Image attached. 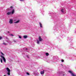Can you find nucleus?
<instances>
[{"instance_id": "obj_18", "label": "nucleus", "mask_w": 76, "mask_h": 76, "mask_svg": "<svg viewBox=\"0 0 76 76\" xmlns=\"http://www.w3.org/2000/svg\"><path fill=\"white\" fill-rule=\"evenodd\" d=\"M37 43L38 44H39V40H37Z\"/></svg>"}, {"instance_id": "obj_19", "label": "nucleus", "mask_w": 76, "mask_h": 76, "mask_svg": "<svg viewBox=\"0 0 76 76\" xmlns=\"http://www.w3.org/2000/svg\"><path fill=\"white\" fill-rule=\"evenodd\" d=\"M63 10H64L63 9H61V12H62V13H64V12H63Z\"/></svg>"}, {"instance_id": "obj_28", "label": "nucleus", "mask_w": 76, "mask_h": 76, "mask_svg": "<svg viewBox=\"0 0 76 76\" xmlns=\"http://www.w3.org/2000/svg\"><path fill=\"white\" fill-rule=\"evenodd\" d=\"M13 42H17L15 40H14Z\"/></svg>"}, {"instance_id": "obj_6", "label": "nucleus", "mask_w": 76, "mask_h": 76, "mask_svg": "<svg viewBox=\"0 0 76 76\" xmlns=\"http://www.w3.org/2000/svg\"><path fill=\"white\" fill-rule=\"evenodd\" d=\"M39 41H42V39H41V37L40 36H39Z\"/></svg>"}, {"instance_id": "obj_23", "label": "nucleus", "mask_w": 76, "mask_h": 76, "mask_svg": "<svg viewBox=\"0 0 76 76\" xmlns=\"http://www.w3.org/2000/svg\"><path fill=\"white\" fill-rule=\"evenodd\" d=\"M61 37L62 38H63V35L62 34L61 35Z\"/></svg>"}, {"instance_id": "obj_15", "label": "nucleus", "mask_w": 76, "mask_h": 76, "mask_svg": "<svg viewBox=\"0 0 76 76\" xmlns=\"http://www.w3.org/2000/svg\"><path fill=\"white\" fill-rule=\"evenodd\" d=\"M7 42L8 43H9V44H10L11 43H12V42L10 41V40H8Z\"/></svg>"}, {"instance_id": "obj_40", "label": "nucleus", "mask_w": 76, "mask_h": 76, "mask_svg": "<svg viewBox=\"0 0 76 76\" xmlns=\"http://www.w3.org/2000/svg\"><path fill=\"white\" fill-rule=\"evenodd\" d=\"M61 66H63V64H61Z\"/></svg>"}, {"instance_id": "obj_14", "label": "nucleus", "mask_w": 76, "mask_h": 76, "mask_svg": "<svg viewBox=\"0 0 76 76\" xmlns=\"http://www.w3.org/2000/svg\"><path fill=\"white\" fill-rule=\"evenodd\" d=\"M19 21H20L19 20H18L16 22H15L14 23H19Z\"/></svg>"}, {"instance_id": "obj_37", "label": "nucleus", "mask_w": 76, "mask_h": 76, "mask_svg": "<svg viewBox=\"0 0 76 76\" xmlns=\"http://www.w3.org/2000/svg\"><path fill=\"white\" fill-rule=\"evenodd\" d=\"M49 61V60H48L47 61V62H48V63H50V61Z\"/></svg>"}, {"instance_id": "obj_22", "label": "nucleus", "mask_w": 76, "mask_h": 76, "mask_svg": "<svg viewBox=\"0 0 76 76\" xmlns=\"http://www.w3.org/2000/svg\"><path fill=\"white\" fill-rule=\"evenodd\" d=\"M3 45H7V44L6 43H3Z\"/></svg>"}, {"instance_id": "obj_36", "label": "nucleus", "mask_w": 76, "mask_h": 76, "mask_svg": "<svg viewBox=\"0 0 76 76\" xmlns=\"http://www.w3.org/2000/svg\"><path fill=\"white\" fill-rule=\"evenodd\" d=\"M10 8H11V9H12V8H13V7L11 6V7H10Z\"/></svg>"}, {"instance_id": "obj_34", "label": "nucleus", "mask_w": 76, "mask_h": 76, "mask_svg": "<svg viewBox=\"0 0 76 76\" xmlns=\"http://www.w3.org/2000/svg\"><path fill=\"white\" fill-rule=\"evenodd\" d=\"M20 1H24L25 0H20Z\"/></svg>"}, {"instance_id": "obj_33", "label": "nucleus", "mask_w": 76, "mask_h": 76, "mask_svg": "<svg viewBox=\"0 0 76 76\" xmlns=\"http://www.w3.org/2000/svg\"><path fill=\"white\" fill-rule=\"evenodd\" d=\"M19 38H20L21 39V38H22V37H21V36H19Z\"/></svg>"}, {"instance_id": "obj_29", "label": "nucleus", "mask_w": 76, "mask_h": 76, "mask_svg": "<svg viewBox=\"0 0 76 76\" xmlns=\"http://www.w3.org/2000/svg\"><path fill=\"white\" fill-rule=\"evenodd\" d=\"M41 1V0H38V2L40 3V1Z\"/></svg>"}, {"instance_id": "obj_4", "label": "nucleus", "mask_w": 76, "mask_h": 76, "mask_svg": "<svg viewBox=\"0 0 76 76\" xmlns=\"http://www.w3.org/2000/svg\"><path fill=\"white\" fill-rule=\"evenodd\" d=\"M69 73H71L72 76H76V75H75V74H73V73H72V72L71 71H70V70L69 71Z\"/></svg>"}, {"instance_id": "obj_2", "label": "nucleus", "mask_w": 76, "mask_h": 76, "mask_svg": "<svg viewBox=\"0 0 76 76\" xmlns=\"http://www.w3.org/2000/svg\"><path fill=\"white\" fill-rule=\"evenodd\" d=\"M6 69L8 72L7 73L8 75L10 76V70L9 69V68L8 67Z\"/></svg>"}, {"instance_id": "obj_13", "label": "nucleus", "mask_w": 76, "mask_h": 76, "mask_svg": "<svg viewBox=\"0 0 76 76\" xmlns=\"http://www.w3.org/2000/svg\"><path fill=\"white\" fill-rule=\"evenodd\" d=\"M55 58V60H57L58 59V57L56 56Z\"/></svg>"}, {"instance_id": "obj_8", "label": "nucleus", "mask_w": 76, "mask_h": 76, "mask_svg": "<svg viewBox=\"0 0 76 76\" xmlns=\"http://www.w3.org/2000/svg\"><path fill=\"white\" fill-rule=\"evenodd\" d=\"M44 73V70H43V71H41L40 74L41 75H43Z\"/></svg>"}, {"instance_id": "obj_26", "label": "nucleus", "mask_w": 76, "mask_h": 76, "mask_svg": "<svg viewBox=\"0 0 76 76\" xmlns=\"http://www.w3.org/2000/svg\"><path fill=\"white\" fill-rule=\"evenodd\" d=\"M1 62V63H3V61H2V59L1 58H0Z\"/></svg>"}, {"instance_id": "obj_20", "label": "nucleus", "mask_w": 76, "mask_h": 76, "mask_svg": "<svg viewBox=\"0 0 76 76\" xmlns=\"http://www.w3.org/2000/svg\"><path fill=\"white\" fill-rule=\"evenodd\" d=\"M28 50V49L26 48H25L23 49L24 50Z\"/></svg>"}, {"instance_id": "obj_16", "label": "nucleus", "mask_w": 76, "mask_h": 76, "mask_svg": "<svg viewBox=\"0 0 76 76\" xmlns=\"http://www.w3.org/2000/svg\"><path fill=\"white\" fill-rule=\"evenodd\" d=\"M14 10H13L12 11L11 14H13V13H14Z\"/></svg>"}, {"instance_id": "obj_39", "label": "nucleus", "mask_w": 76, "mask_h": 76, "mask_svg": "<svg viewBox=\"0 0 76 76\" xmlns=\"http://www.w3.org/2000/svg\"><path fill=\"white\" fill-rule=\"evenodd\" d=\"M7 33H10V32H9V31H7Z\"/></svg>"}, {"instance_id": "obj_3", "label": "nucleus", "mask_w": 76, "mask_h": 76, "mask_svg": "<svg viewBox=\"0 0 76 76\" xmlns=\"http://www.w3.org/2000/svg\"><path fill=\"white\" fill-rule=\"evenodd\" d=\"M3 59V60H4V63H6V59L3 56H0Z\"/></svg>"}, {"instance_id": "obj_11", "label": "nucleus", "mask_w": 76, "mask_h": 76, "mask_svg": "<svg viewBox=\"0 0 76 76\" xmlns=\"http://www.w3.org/2000/svg\"><path fill=\"white\" fill-rule=\"evenodd\" d=\"M39 25H40V26L41 28H42V24L41 23H39Z\"/></svg>"}, {"instance_id": "obj_27", "label": "nucleus", "mask_w": 76, "mask_h": 76, "mask_svg": "<svg viewBox=\"0 0 76 76\" xmlns=\"http://www.w3.org/2000/svg\"><path fill=\"white\" fill-rule=\"evenodd\" d=\"M27 57L28 58H29V56H28V55H27Z\"/></svg>"}, {"instance_id": "obj_5", "label": "nucleus", "mask_w": 76, "mask_h": 76, "mask_svg": "<svg viewBox=\"0 0 76 76\" xmlns=\"http://www.w3.org/2000/svg\"><path fill=\"white\" fill-rule=\"evenodd\" d=\"M9 22L10 23H13V19H10V20L9 21Z\"/></svg>"}, {"instance_id": "obj_31", "label": "nucleus", "mask_w": 76, "mask_h": 76, "mask_svg": "<svg viewBox=\"0 0 76 76\" xmlns=\"http://www.w3.org/2000/svg\"><path fill=\"white\" fill-rule=\"evenodd\" d=\"M10 35H11V36H12V37H13V36H14V35H13V34H11Z\"/></svg>"}, {"instance_id": "obj_12", "label": "nucleus", "mask_w": 76, "mask_h": 76, "mask_svg": "<svg viewBox=\"0 0 76 76\" xmlns=\"http://www.w3.org/2000/svg\"><path fill=\"white\" fill-rule=\"evenodd\" d=\"M7 14L8 15H11V12H7Z\"/></svg>"}, {"instance_id": "obj_24", "label": "nucleus", "mask_w": 76, "mask_h": 76, "mask_svg": "<svg viewBox=\"0 0 76 76\" xmlns=\"http://www.w3.org/2000/svg\"><path fill=\"white\" fill-rule=\"evenodd\" d=\"M0 53H1V54L3 56H4V54H3V53H2V52H1Z\"/></svg>"}, {"instance_id": "obj_38", "label": "nucleus", "mask_w": 76, "mask_h": 76, "mask_svg": "<svg viewBox=\"0 0 76 76\" xmlns=\"http://www.w3.org/2000/svg\"><path fill=\"white\" fill-rule=\"evenodd\" d=\"M65 75V74H64L63 75V76H64Z\"/></svg>"}, {"instance_id": "obj_30", "label": "nucleus", "mask_w": 76, "mask_h": 76, "mask_svg": "<svg viewBox=\"0 0 76 76\" xmlns=\"http://www.w3.org/2000/svg\"><path fill=\"white\" fill-rule=\"evenodd\" d=\"M61 62H64V60L62 59L61 60Z\"/></svg>"}, {"instance_id": "obj_32", "label": "nucleus", "mask_w": 76, "mask_h": 76, "mask_svg": "<svg viewBox=\"0 0 76 76\" xmlns=\"http://www.w3.org/2000/svg\"><path fill=\"white\" fill-rule=\"evenodd\" d=\"M41 12H44V10H41Z\"/></svg>"}, {"instance_id": "obj_35", "label": "nucleus", "mask_w": 76, "mask_h": 76, "mask_svg": "<svg viewBox=\"0 0 76 76\" xmlns=\"http://www.w3.org/2000/svg\"><path fill=\"white\" fill-rule=\"evenodd\" d=\"M2 39V37L0 36V39Z\"/></svg>"}, {"instance_id": "obj_17", "label": "nucleus", "mask_w": 76, "mask_h": 76, "mask_svg": "<svg viewBox=\"0 0 76 76\" xmlns=\"http://www.w3.org/2000/svg\"><path fill=\"white\" fill-rule=\"evenodd\" d=\"M45 54L46 56H49V53H46Z\"/></svg>"}, {"instance_id": "obj_21", "label": "nucleus", "mask_w": 76, "mask_h": 76, "mask_svg": "<svg viewBox=\"0 0 76 76\" xmlns=\"http://www.w3.org/2000/svg\"><path fill=\"white\" fill-rule=\"evenodd\" d=\"M22 54H23V57H25V53H23Z\"/></svg>"}, {"instance_id": "obj_1", "label": "nucleus", "mask_w": 76, "mask_h": 76, "mask_svg": "<svg viewBox=\"0 0 76 76\" xmlns=\"http://www.w3.org/2000/svg\"><path fill=\"white\" fill-rule=\"evenodd\" d=\"M67 40L71 44L69 46V48H72V45L73 44L72 43V38L70 37H68Z\"/></svg>"}, {"instance_id": "obj_9", "label": "nucleus", "mask_w": 76, "mask_h": 76, "mask_svg": "<svg viewBox=\"0 0 76 76\" xmlns=\"http://www.w3.org/2000/svg\"><path fill=\"white\" fill-rule=\"evenodd\" d=\"M23 37L25 39H26V38H27L28 37V36L26 35H24L23 36Z\"/></svg>"}, {"instance_id": "obj_7", "label": "nucleus", "mask_w": 76, "mask_h": 76, "mask_svg": "<svg viewBox=\"0 0 76 76\" xmlns=\"http://www.w3.org/2000/svg\"><path fill=\"white\" fill-rule=\"evenodd\" d=\"M63 32H65V33H67V29L65 28L63 30Z\"/></svg>"}, {"instance_id": "obj_25", "label": "nucleus", "mask_w": 76, "mask_h": 76, "mask_svg": "<svg viewBox=\"0 0 76 76\" xmlns=\"http://www.w3.org/2000/svg\"><path fill=\"white\" fill-rule=\"evenodd\" d=\"M26 74L27 75H30V74H29L28 72H26Z\"/></svg>"}, {"instance_id": "obj_10", "label": "nucleus", "mask_w": 76, "mask_h": 76, "mask_svg": "<svg viewBox=\"0 0 76 76\" xmlns=\"http://www.w3.org/2000/svg\"><path fill=\"white\" fill-rule=\"evenodd\" d=\"M57 26H54L53 27V29H54V30H56V29H57Z\"/></svg>"}, {"instance_id": "obj_41", "label": "nucleus", "mask_w": 76, "mask_h": 76, "mask_svg": "<svg viewBox=\"0 0 76 76\" xmlns=\"http://www.w3.org/2000/svg\"><path fill=\"white\" fill-rule=\"evenodd\" d=\"M4 76H5V75H4Z\"/></svg>"}]
</instances>
